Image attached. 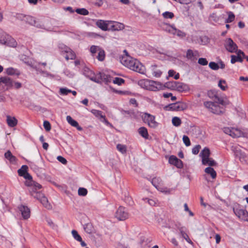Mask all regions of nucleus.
Listing matches in <instances>:
<instances>
[{
    "mask_svg": "<svg viewBox=\"0 0 248 248\" xmlns=\"http://www.w3.org/2000/svg\"><path fill=\"white\" fill-rule=\"evenodd\" d=\"M125 67L141 74L144 75L146 72L145 66L137 59L130 56L126 50H125Z\"/></svg>",
    "mask_w": 248,
    "mask_h": 248,
    "instance_id": "f257e3e1",
    "label": "nucleus"
},
{
    "mask_svg": "<svg viewBox=\"0 0 248 248\" xmlns=\"http://www.w3.org/2000/svg\"><path fill=\"white\" fill-rule=\"evenodd\" d=\"M96 24L97 26L103 31L119 30L124 28V25L118 22L112 23L111 21L98 20Z\"/></svg>",
    "mask_w": 248,
    "mask_h": 248,
    "instance_id": "f03ea898",
    "label": "nucleus"
},
{
    "mask_svg": "<svg viewBox=\"0 0 248 248\" xmlns=\"http://www.w3.org/2000/svg\"><path fill=\"white\" fill-rule=\"evenodd\" d=\"M138 84L142 88L153 91L159 90L162 88L160 83L147 79L140 80Z\"/></svg>",
    "mask_w": 248,
    "mask_h": 248,
    "instance_id": "7ed1b4c3",
    "label": "nucleus"
},
{
    "mask_svg": "<svg viewBox=\"0 0 248 248\" xmlns=\"http://www.w3.org/2000/svg\"><path fill=\"white\" fill-rule=\"evenodd\" d=\"M203 104L205 107L207 108L209 111L214 114L219 115L224 112V107L220 106L217 102L206 101L204 102Z\"/></svg>",
    "mask_w": 248,
    "mask_h": 248,
    "instance_id": "20e7f679",
    "label": "nucleus"
},
{
    "mask_svg": "<svg viewBox=\"0 0 248 248\" xmlns=\"http://www.w3.org/2000/svg\"><path fill=\"white\" fill-rule=\"evenodd\" d=\"M232 150L236 156L239 157L240 161L244 164H248V155H247L242 149L239 145L232 146Z\"/></svg>",
    "mask_w": 248,
    "mask_h": 248,
    "instance_id": "39448f33",
    "label": "nucleus"
},
{
    "mask_svg": "<svg viewBox=\"0 0 248 248\" xmlns=\"http://www.w3.org/2000/svg\"><path fill=\"white\" fill-rule=\"evenodd\" d=\"M233 211L235 215L240 219L248 221V212L240 207L239 204H235L233 206Z\"/></svg>",
    "mask_w": 248,
    "mask_h": 248,
    "instance_id": "423d86ee",
    "label": "nucleus"
},
{
    "mask_svg": "<svg viewBox=\"0 0 248 248\" xmlns=\"http://www.w3.org/2000/svg\"><path fill=\"white\" fill-rule=\"evenodd\" d=\"M187 107L186 103L183 102H177L169 104L166 107V108L168 110L179 111L186 109Z\"/></svg>",
    "mask_w": 248,
    "mask_h": 248,
    "instance_id": "0eeeda50",
    "label": "nucleus"
},
{
    "mask_svg": "<svg viewBox=\"0 0 248 248\" xmlns=\"http://www.w3.org/2000/svg\"><path fill=\"white\" fill-rule=\"evenodd\" d=\"M143 121L145 123L152 128H155L157 125V123L155 121V117L149 113H145L142 116Z\"/></svg>",
    "mask_w": 248,
    "mask_h": 248,
    "instance_id": "6e6552de",
    "label": "nucleus"
},
{
    "mask_svg": "<svg viewBox=\"0 0 248 248\" xmlns=\"http://www.w3.org/2000/svg\"><path fill=\"white\" fill-rule=\"evenodd\" d=\"M224 46L226 49L231 53L236 52L237 50V45L230 38L226 39Z\"/></svg>",
    "mask_w": 248,
    "mask_h": 248,
    "instance_id": "1a4fd4ad",
    "label": "nucleus"
},
{
    "mask_svg": "<svg viewBox=\"0 0 248 248\" xmlns=\"http://www.w3.org/2000/svg\"><path fill=\"white\" fill-rule=\"evenodd\" d=\"M165 86L170 89L176 88L178 91L183 92L186 90V85L182 83L173 81L166 83Z\"/></svg>",
    "mask_w": 248,
    "mask_h": 248,
    "instance_id": "9d476101",
    "label": "nucleus"
},
{
    "mask_svg": "<svg viewBox=\"0 0 248 248\" xmlns=\"http://www.w3.org/2000/svg\"><path fill=\"white\" fill-rule=\"evenodd\" d=\"M166 31L169 33L173 35H176L181 38H183L186 36L185 32L181 30L177 29L174 25L168 26L166 28Z\"/></svg>",
    "mask_w": 248,
    "mask_h": 248,
    "instance_id": "9b49d317",
    "label": "nucleus"
},
{
    "mask_svg": "<svg viewBox=\"0 0 248 248\" xmlns=\"http://www.w3.org/2000/svg\"><path fill=\"white\" fill-rule=\"evenodd\" d=\"M161 182V180L158 177H154L151 181L152 185L158 190L165 193H170V189H168L167 188H163L159 187V184Z\"/></svg>",
    "mask_w": 248,
    "mask_h": 248,
    "instance_id": "f8f14e48",
    "label": "nucleus"
},
{
    "mask_svg": "<svg viewBox=\"0 0 248 248\" xmlns=\"http://www.w3.org/2000/svg\"><path fill=\"white\" fill-rule=\"evenodd\" d=\"M28 169L27 165H23L17 172L19 176L23 177L26 179L31 180L32 179V176L28 172Z\"/></svg>",
    "mask_w": 248,
    "mask_h": 248,
    "instance_id": "ddd939ff",
    "label": "nucleus"
},
{
    "mask_svg": "<svg viewBox=\"0 0 248 248\" xmlns=\"http://www.w3.org/2000/svg\"><path fill=\"white\" fill-rule=\"evenodd\" d=\"M169 162L179 169L182 168L183 167V162L174 155L170 156L169 159Z\"/></svg>",
    "mask_w": 248,
    "mask_h": 248,
    "instance_id": "4468645a",
    "label": "nucleus"
},
{
    "mask_svg": "<svg viewBox=\"0 0 248 248\" xmlns=\"http://www.w3.org/2000/svg\"><path fill=\"white\" fill-rule=\"evenodd\" d=\"M177 229L179 231L181 236L184 239H185L187 243L192 245L193 244V243L189 238L188 234L186 232V228L184 226L178 227Z\"/></svg>",
    "mask_w": 248,
    "mask_h": 248,
    "instance_id": "2eb2a0df",
    "label": "nucleus"
},
{
    "mask_svg": "<svg viewBox=\"0 0 248 248\" xmlns=\"http://www.w3.org/2000/svg\"><path fill=\"white\" fill-rule=\"evenodd\" d=\"M18 209L24 219H27L30 217V209L27 206L21 205L18 207Z\"/></svg>",
    "mask_w": 248,
    "mask_h": 248,
    "instance_id": "dca6fc26",
    "label": "nucleus"
},
{
    "mask_svg": "<svg viewBox=\"0 0 248 248\" xmlns=\"http://www.w3.org/2000/svg\"><path fill=\"white\" fill-rule=\"evenodd\" d=\"M210 155V151L208 148L205 147L200 153V156L202 158V164L207 163V159H209Z\"/></svg>",
    "mask_w": 248,
    "mask_h": 248,
    "instance_id": "f3484780",
    "label": "nucleus"
},
{
    "mask_svg": "<svg viewBox=\"0 0 248 248\" xmlns=\"http://www.w3.org/2000/svg\"><path fill=\"white\" fill-rule=\"evenodd\" d=\"M87 71L89 73V75H86V76L92 81L97 83H101V78L100 77V74L101 72H99L96 75H95L94 73L92 72V71L89 70V69H87Z\"/></svg>",
    "mask_w": 248,
    "mask_h": 248,
    "instance_id": "a211bd4d",
    "label": "nucleus"
},
{
    "mask_svg": "<svg viewBox=\"0 0 248 248\" xmlns=\"http://www.w3.org/2000/svg\"><path fill=\"white\" fill-rule=\"evenodd\" d=\"M224 132L233 138L239 137L241 135L240 131L234 128L230 129L229 128H225Z\"/></svg>",
    "mask_w": 248,
    "mask_h": 248,
    "instance_id": "6ab92c4d",
    "label": "nucleus"
},
{
    "mask_svg": "<svg viewBox=\"0 0 248 248\" xmlns=\"http://www.w3.org/2000/svg\"><path fill=\"white\" fill-rule=\"evenodd\" d=\"M6 122L9 126L13 127L17 124V120L15 117H11L9 115L6 116Z\"/></svg>",
    "mask_w": 248,
    "mask_h": 248,
    "instance_id": "aec40b11",
    "label": "nucleus"
},
{
    "mask_svg": "<svg viewBox=\"0 0 248 248\" xmlns=\"http://www.w3.org/2000/svg\"><path fill=\"white\" fill-rule=\"evenodd\" d=\"M65 53H66L64 56L66 60H74L76 58V55L75 53L69 47H65Z\"/></svg>",
    "mask_w": 248,
    "mask_h": 248,
    "instance_id": "412c9836",
    "label": "nucleus"
},
{
    "mask_svg": "<svg viewBox=\"0 0 248 248\" xmlns=\"http://www.w3.org/2000/svg\"><path fill=\"white\" fill-rule=\"evenodd\" d=\"M66 120L69 124H70L72 126L76 127L78 130L80 131L82 129V127L79 125L78 123L73 119L70 116H67L66 117Z\"/></svg>",
    "mask_w": 248,
    "mask_h": 248,
    "instance_id": "4be33fe9",
    "label": "nucleus"
},
{
    "mask_svg": "<svg viewBox=\"0 0 248 248\" xmlns=\"http://www.w3.org/2000/svg\"><path fill=\"white\" fill-rule=\"evenodd\" d=\"M116 217L119 220H124V207L120 206L115 214Z\"/></svg>",
    "mask_w": 248,
    "mask_h": 248,
    "instance_id": "5701e85b",
    "label": "nucleus"
},
{
    "mask_svg": "<svg viewBox=\"0 0 248 248\" xmlns=\"http://www.w3.org/2000/svg\"><path fill=\"white\" fill-rule=\"evenodd\" d=\"M4 156L5 158L8 160L10 163L15 164L16 161V156L13 155L11 153V152L9 150L7 151L4 154Z\"/></svg>",
    "mask_w": 248,
    "mask_h": 248,
    "instance_id": "b1692460",
    "label": "nucleus"
},
{
    "mask_svg": "<svg viewBox=\"0 0 248 248\" xmlns=\"http://www.w3.org/2000/svg\"><path fill=\"white\" fill-rule=\"evenodd\" d=\"M0 83L2 82L3 84L5 85V86L7 87H11L12 86L13 83L12 79L9 77H1L0 78Z\"/></svg>",
    "mask_w": 248,
    "mask_h": 248,
    "instance_id": "393cba45",
    "label": "nucleus"
},
{
    "mask_svg": "<svg viewBox=\"0 0 248 248\" xmlns=\"http://www.w3.org/2000/svg\"><path fill=\"white\" fill-rule=\"evenodd\" d=\"M198 55V52L197 50L193 51L191 49H188L186 54V57L188 59L192 60V58L196 57Z\"/></svg>",
    "mask_w": 248,
    "mask_h": 248,
    "instance_id": "a878e982",
    "label": "nucleus"
},
{
    "mask_svg": "<svg viewBox=\"0 0 248 248\" xmlns=\"http://www.w3.org/2000/svg\"><path fill=\"white\" fill-rule=\"evenodd\" d=\"M100 77L101 78V82L102 81H104L106 83H108L110 82L111 81V77L109 75H107L104 73L101 72V74H100Z\"/></svg>",
    "mask_w": 248,
    "mask_h": 248,
    "instance_id": "bb28decb",
    "label": "nucleus"
},
{
    "mask_svg": "<svg viewBox=\"0 0 248 248\" xmlns=\"http://www.w3.org/2000/svg\"><path fill=\"white\" fill-rule=\"evenodd\" d=\"M23 20L31 25H34L36 23L35 18L30 16H25Z\"/></svg>",
    "mask_w": 248,
    "mask_h": 248,
    "instance_id": "cd10ccee",
    "label": "nucleus"
},
{
    "mask_svg": "<svg viewBox=\"0 0 248 248\" xmlns=\"http://www.w3.org/2000/svg\"><path fill=\"white\" fill-rule=\"evenodd\" d=\"M204 171L206 173L210 174L213 179H215L217 176L216 171L211 167H209L205 168Z\"/></svg>",
    "mask_w": 248,
    "mask_h": 248,
    "instance_id": "c85d7f7f",
    "label": "nucleus"
},
{
    "mask_svg": "<svg viewBox=\"0 0 248 248\" xmlns=\"http://www.w3.org/2000/svg\"><path fill=\"white\" fill-rule=\"evenodd\" d=\"M40 201L45 208L48 209H50L52 208L51 205L48 202V200L46 197H43V198L40 199Z\"/></svg>",
    "mask_w": 248,
    "mask_h": 248,
    "instance_id": "c756f323",
    "label": "nucleus"
},
{
    "mask_svg": "<svg viewBox=\"0 0 248 248\" xmlns=\"http://www.w3.org/2000/svg\"><path fill=\"white\" fill-rule=\"evenodd\" d=\"M139 134L144 138H148V133L147 129L144 127H141L138 130Z\"/></svg>",
    "mask_w": 248,
    "mask_h": 248,
    "instance_id": "7c9ffc66",
    "label": "nucleus"
},
{
    "mask_svg": "<svg viewBox=\"0 0 248 248\" xmlns=\"http://www.w3.org/2000/svg\"><path fill=\"white\" fill-rule=\"evenodd\" d=\"M236 62H242L243 59L242 57L241 56H239V54H238V56L232 55L231 60V63H234Z\"/></svg>",
    "mask_w": 248,
    "mask_h": 248,
    "instance_id": "2f4dec72",
    "label": "nucleus"
},
{
    "mask_svg": "<svg viewBox=\"0 0 248 248\" xmlns=\"http://www.w3.org/2000/svg\"><path fill=\"white\" fill-rule=\"evenodd\" d=\"M42 188V186L39 183L34 181L32 188H31L30 191V192L31 191L32 193L36 192V190L40 189Z\"/></svg>",
    "mask_w": 248,
    "mask_h": 248,
    "instance_id": "473e14b6",
    "label": "nucleus"
},
{
    "mask_svg": "<svg viewBox=\"0 0 248 248\" xmlns=\"http://www.w3.org/2000/svg\"><path fill=\"white\" fill-rule=\"evenodd\" d=\"M172 123L175 126H179L181 125L182 121L178 117H174L172 119Z\"/></svg>",
    "mask_w": 248,
    "mask_h": 248,
    "instance_id": "72a5a7b5",
    "label": "nucleus"
},
{
    "mask_svg": "<svg viewBox=\"0 0 248 248\" xmlns=\"http://www.w3.org/2000/svg\"><path fill=\"white\" fill-rule=\"evenodd\" d=\"M75 11L78 14L81 15L87 16L89 14L88 11L85 8H78Z\"/></svg>",
    "mask_w": 248,
    "mask_h": 248,
    "instance_id": "f704fd0d",
    "label": "nucleus"
},
{
    "mask_svg": "<svg viewBox=\"0 0 248 248\" xmlns=\"http://www.w3.org/2000/svg\"><path fill=\"white\" fill-rule=\"evenodd\" d=\"M105 51L102 49H100L98 51V55L97 57V59L100 61H103L105 59Z\"/></svg>",
    "mask_w": 248,
    "mask_h": 248,
    "instance_id": "c9c22d12",
    "label": "nucleus"
},
{
    "mask_svg": "<svg viewBox=\"0 0 248 248\" xmlns=\"http://www.w3.org/2000/svg\"><path fill=\"white\" fill-rule=\"evenodd\" d=\"M218 85L222 91H225L228 88L226 82L224 80H220L218 82Z\"/></svg>",
    "mask_w": 248,
    "mask_h": 248,
    "instance_id": "e433bc0d",
    "label": "nucleus"
},
{
    "mask_svg": "<svg viewBox=\"0 0 248 248\" xmlns=\"http://www.w3.org/2000/svg\"><path fill=\"white\" fill-rule=\"evenodd\" d=\"M235 16L233 13L232 12L228 13V17L225 20V23H230L234 20Z\"/></svg>",
    "mask_w": 248,
    "mask_h": 248,
    "instance_id": "4c0bfd02",
    "label": "nucleus"
},
{
    "mask_svg": "<svg viewBox=\"0 0 248 248\" xmlns=\"http://www.w3.org/2000/svg\"><path fill=\"white\" fill-rule=\"evenodd\" d=\"M72 234L75 240L78 241H81V237L78 234L76 230H73L72 231Z\"/></svg>",
    "mask_w": 248,
    "mask_h": 248,
    "instance_id": "58836bf2",
    "label": "nucleus"
},
{
    "mask_svg": "<svg viewBox=\"0 0 248 248\" xmlns=\"http://www.w3.org/2000/svg\"><path fill=\"white\" fill-rule=\"evenodd\" d=\"M31 195L33 196L35 198H36L37 200L40 201V199L43 198V197H44V195L40 192H34L32 193L31 191Z\"/></svg>",
    "mask_w": 248,
    "mask_h": 248,
    "instance_id": "ea45409f",
    "label": "nucleus"
},
{
    "mask_svg": "<svg viewBox=\"0 0 248 248\" xmlns=\"http://www.w3.org/2000/svg\"><path fill=\"white\" fill-rule=\"evenodd\" d=\"M156 68L155 65L152 66V71H153V75L156 77H160L162 72L159 70H156L155 68Z\"/></svg>",
    "mask_w": 248,
    "mask_h": 248,
    "instance_id": "a19ab883",
    "label": "nucleus"
},
{
    "mask_svg": "<svg viewBox=\"0 0 248 248\" xmlns=\"http://www.w3.org/2000/svg\"><path fill=\"white\" fill-rule=\"evenodd\" d=\"M209 66L211 69L214 70H217L219 68L218 64L213 62H210L209 63Z\"/></svg>",
    "mask_w": 248,
    "mask_h": 248,
    "instance_id": "79ce46f5",
    "label": "nucleus"
},
{
    "mask_svg": "<svg viewBox=\"0 0 248 248\" xmlns=\"http://www.w3.org/2000/svg\"><path fill=\"white\" fill-rule=\"evenodd\" d=\"M87 190L83 187H80L78 190V194L79 196H85L87 194Z\"/></svg>",
    "mask_w": 248,
    "mask_h": 248,
    "instance_id": "37998d69",
    "label": "nucleus"
},
{
    "mask_svg": "<svg viewBox=\"0 0 248 248\" xmlns=\"http://www.w3.org/2000/svg\"><path fill=\"white\" fill-rule=\"evenodd\" d=\"M162 16L165 18L171 19L174 17V14L173 13L168 11L163 13Z\"/></svg>",
    "mask_w": 248,
    "mask_h": 248,
    "instance_id": "c03bdc74",
    "label": "nucleus"
},
{
    "mask_svg": "<svg viewBox=\"0 0 248 248\" xmlns=\"http://www.w3.org/2000/svg\"><path fill=\"white\" fill-rule=\"evenodd\" d=\"M6 73L9 75H14L15 74L18 75L16 73V70L12 67L8 68L6 69Z\"/></svg>",
    "mask_w": 248,
    "mask_h": 248,
    "instance_id": "a18cd8bd",
    "label": "nucleus"
},
{
    "mask_svg": "<svg viewBox=\"0 0 248 248\" xmlns=\"http://www.w3.org/2000/svg\"><path fill=\"white\" fill-rule=\"evenodd\" d=\"M84 229L86 232L90 233L92 231V225L89 223L86 224L84 226Z\"/></svg>",
    "mask_w": 248,
    "mask_h": 248,
    "instance_id": "49530a36",
    "label": "nucleus"
},
{
    "mask_svg": "<svg viewBox=\"0 0 248 248\" xmlns=\"http://www.w3.org/2000/svg\"><path fill=\"white\" fill-rule=\"evenodd\" d=\"M71 90L66 88H62L60 89V93L62 95H67L68 93H70Z\"/></svg>",
    "mask_w": 248,
    "mask_h": 248,
    "instance_id": "de8ad7c7",
    "label": "nucleus"
},
{
    "mask_svg": "<svg viewBox=\"0 0 248 248\" xmlns=\"http://www.w3.org/2000/svg\"><path fill=\"white\" fill-rule=\"evenodd\" d=\"M101 48L98 46H91L90 51L93 55H94L97 52V51H98Z\"/></svg>",
    "mask_w": 248,
    "mask_h": 248,
    "instance_id": "09e8293b",
    "label": "nucleus"
},
{
    "mask_svg": "<svg viewBox=\"0 0 248 248\" xmlns=\"http://www.w3.org/2000/svg\"><path fill=\"white\" fill-rule=\"evenodd\" d=\"M44 127L46 131H49L51 129V125L47 121H45L43 124Z\"/></svg>",
    "mask_w": 248,
    "mask_h": 248,
    "instance_id": "8fccbe9b",
    "label": "nucleus"
},
{
    "mask_svg": "<svg viewBox=\"0 0 248 248\" xmlns=\"http://www.w3.org/2000/svg\"><path fill=\"white\" fill-rule=\"evenodd\" d=\"M203 165H209L210 166H215L217 165V163L213 159L209 158V159H207V163Z\"/></svg>",
    "mask_w": 248,
    "mask_h": 248,
    "instance_id": "3c124183",
    "label": "nucleus"
},
{
    "mask_svg": "<svg viewBox=\"0 0 248 248\" xmlns=\"http://www.w3.org/2000/svg\"><path fill=\"white\" fill-rule=\"evenodd\" d=\"M198 62L199 64L203 66L206 65L208 64V61L205 58H199Z\"/></svg>",
    "mask_w": 248,
    "mask_h": 248,
    "instance_id": "603ef678",
    "label": "nucleus"
},
{
    "mask_svg": "<svg viewBox=\"0 0 248 248\" xmlns=\"http://www.w3.org/2000/svg\"><path fill=\"white\" fill-rule=\"evenodd\" d=\"M183 140L186 146H188L190 145V141L189 138L186 135H184L183 137Z\"/></svg>",
    "mask_w": 248,
    "mask_h": 248,
    "instance_id": "864d4df0",
    "label": "nucleus"
},
{
    "mask_svg": "<svg viewBox=\"0 0 248 248\" xmlns=\"http://www.w3.org/2000/svg\"><path fill=\"white\" fill-rule=\"evenodd\" d=\"M113 83L120 85L124 83V79L119 78H115L113 80Z\"/></svg>",
    "mask_w": 248,
    "mask_h": 248,
    "instance_id": "5fc2aeb1",
    "label": "nucleus"
},
{
    "mask_svg": "<svg viewBox=\"0 0 248 248\" xmlns=\"http://www.w3.org/2000/svg\"><path fill=\"white\" fill-rule=\"evenodd\" d=\"M200 149L201 146L200 145H197L192 149V152L194 155H197Z\"/></svg>",
    "mask_w": 248,
    "mask_h": 248,
    "instance_id": "6e6d98bb",
    "label": "nucleus"
},
{
    "mask_svg": "<svg viewBox=\"0 0 248 248\" xmlns=\"http://www.w3.org/2000/svg\"><path fill=\"white\" fill-rule=\"evenodd\" d=\"M129 104L133 105L135 107H137L138 106V103L137 100L135 98H131L129 101Z\"/></svg>",
    "mask_w": 248,
    "mask_h": 248,
    "instance_id": "4d7b16f0",
    "label": "nucleus"
},
{
    "mask_svg": "<svg viewBox=\"0 0 248 248\" xmlns=\"http://www.w3.org/2000/svg\"><path fill=\"white\" fill-rule=\"evenodd\" d=\"M57 159L59 161H60L64 165H65L67 163L66 159L62 156H58L57 157Z\"/></svg>",
    "mask_w": 248,
    "mask_h": 248,
    "instance_id": "13d9d810",
    "label": "nucleus"
},
{
    "mask_svg": "<svg viewBox=\"0 0 248 248\" xmlns=\"http://www.w3.org/2000/svg\"><path fill=\"white\" fill-rule=\"evenodd\" d=\"M117 149L122 154L124 153V145L121 144H118L117 145Z\"/></svg>",
    "mask_w": 248,
    "mask_h": 248,
    "instance_id": "bf43d9fd",
    "label": "nucleus"
},
{
    "mask_svg": "<svg viewBox=\"0 0 248 248\" xmlns=\"http://www.w3.org/2000/svg\"><path fill=\"white\" fill-rule=\"evenodd\" d=\"M28 180L29 181L25 182V185L28 186H30L31 188H32L34 181L32 180V179Z\"/></svg>",
    "mask_w": 248,
    "mask_h": 248,
    "instance_id": "052dcab7",
    "label": "nucleus"
},
{
    "mask_svg": "<svg viewBox=\"0 0 248 248\" xmlns=\"http://www.w3.org/2000/svg\"><path fill=\"white\" fill-rule=\"evenodd\" d=\"M145 200H147L148 203L151 206H155L156 204L155 201L154 200L147 198H146Z\"/></svg>",
    "mask_w": 248,
    "mask_h": 248,
    "instance_id": "680f3d73",
    "label": "nucleus"
},
{
    "mask_svg": "<svg viewBox=\"0 0 248 248\" xmlns=\"http://www.w3.org/2000/svg\"><path fill=\"white\" fill-rule=\"evenodd\" d=\"M125 113H127V114L130 115V116L132 117H134L136 116L135 112L133 110H130V111H129V110L125 111Z\"/></svg>",
    "mask_w": 248,
    "mask_h": 248,
    "instance_id": "e2e57ef3",
    "label": "nucleus"
},
{
    "mask_svg": "<svg viewBox=\"0 0 248 248\" xmlns=\"http://www.w3.org/2000/svg\"><path fill=\"white\" fill-rule=\"evenodd\" d=\"M95 114L97 116H100L101 118H104V119H105V116L103 115L102 112L101 111L96 110V113Z\"/></svg>",
    "mask_w": 248,
    "mask_h": 248,
    "instance_id": "0e129e2a",
    "label": "nucleus"
},
{
    "mask_svg": "<svg viewBox=\"0 0 248 248\" xmlns=\"http://www.w3.org/2000/svg\"><path fill=\"white\" fill-rule=\"evenodd\" d=\"M192 0H179V2L181 3L184 4H187L191 2Z\"/></svg>",
    "mask_w": 248,
    "mask_h": 248,
    "instance_id": "69168bd1",
    "label": "nucleus"
},
{
    "mask_svg": "<svg viewBox=\"0 0 248 248\" xmlns=\"http://www.w3.org/2000/svg\"><path fill=\"white\" fill-rule=\"evenodd\" d=\"M217 103L218 104H219L221 105L222 106H225L226 105L224 101L222 98H218V103Z\"/></svg>",
    "mask_w": 248,
    "mask_h": 248,
    "instance_id": "338daca9",
    "label": "nucleus"
},
{
    "mask_svg": "<svg viewBox=\"0 0 248 248\" xmlns=\"http://www.w3.org/2000/svg\"><path fill=\"white\" fill-rule=\"evenodd\" d=\"M219 68L221 69H224L225 67V64L224 63V62L222 61L219 62L218 63Z\"/></svg>",
    "mask_w": 248,
    "mask_h": 248,
    "instance_id": "774afa93",
    "label": "nucleus"
}]
</instances>
